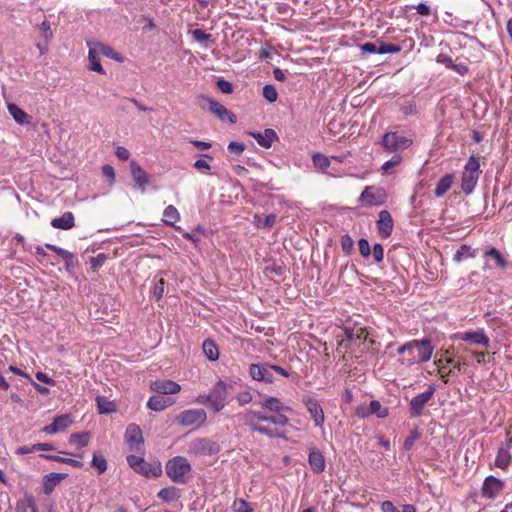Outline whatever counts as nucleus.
<instances>
[{"label":"nucleus","instance_id":"34","mask_svg":"<svg viewBox=\"0 0 512 512\" xmlns=\"http://www.w3.org/2000/svg\"><path fill=\"white\" fill-rule=\"evenodd\" d=\"M89 45V52H88V59L90 62V69L92 71H95L100 74H105V70L103 69L99 59H98V52L95 50L93 45L91 43H88Z\"/></svg>","mask_w":512,"mask_h":512},{"label":"nucleus","instance_id":"55","mask_svg":"<svg viewBox=\"0 0 512 512\" xmlns=\"http://www.w3.org/2000/svg\"><path fill=\"white\" fill-rule=\"evenodd\" d=\"M374 259L376 262H381L383 261V258H384V248L381 244L377 243L373 246V249L371 251Z\"/></svg>","mask_w":512,"mask_h":512},{"label":"nucleus","instance_id":"4","mask_svg":"<svg viewBox=\"0 0 512 512\" xmlns=\"http://www.w3.org/2000/svg\"><path fill=\"white\" fill-rule=\"evenodd\" d=\"M480 173V162L478 158L473 155L470 156L461 175V189L466 195L471 194L475 189Z\"/></svg>","mask_w":512,"mask_h":512},{"label":"nucleus","instance_id":"16","mask_svg":"<svg viewBox=\"0 0 512 512\" xmlns=\"http://www.w3.org/2000/svg\"><path fill=\"white\" fill-rule=\"evenodd\" d=\"M247 134L254 138L258 145L266 149L271 148L273 143L279 139L275 130L271 128H267L263 132L249 131Z\"/></svg>","mask_w":512,"mask_h":512},{"label":"nucleus","instance_id":"47","mask_svg":"<svg viewBox=\"0 0 512 512\" xmlns=\"http://www.w3.org/2000/svg\"><path fill=\"white\" fill-rule=\"evenodd\" d=\"M18 507H22L24 510L29 509L30 512H38L33 496H26L24 499L20 500L18 502Z\"/></svg>","mask_w":512,"mask_h":512},{"label":"nucleus","instance_id":"26","mask_svg":"<svg viewBox=\"0 0 512 512\" xmlns=\"http://www.w3.org/2000/svg\"><path fill=\"white\" fill-rule=\"evenodd\" d=\"M454 182V174L449 173L443 176L436 184L434 195L437 198L443 197L452 187Z\"/></svg>","mask_w":512,"mask_h":512},{"label":"nucleus","instance_id":"35","mask_svg":"<svg viewBox=\"0 0 512 512\" xmlns=\"http://www.w3.org/2000/svg\"><path fill=\"white\" fill-rule=\"evenodd\" d=\"M203 352L208 360L216 361L219 358V351L212 340H205L202 345Z\"/></svg>","mask_w":512,"mask_h":512},{"label":"nucleus","instance_id":"63","mask_svg":"<svg viewBox=\"0 0 512 512\" xmlns=\"http://www.w3.org/2000/svg\"><path fill=\"white\" fill-rule=\"evenodd\" d=\"M501 448H505V450L510 451L512 449V424L510 425L509 430L506 433V439L500 446Z\"/></svg>","mask_w":512,"mask_h":512},{"label":"nucleus","instance_id":"61","mask_svg":"<svg viewBox=\"0 0 512 512\" xmlns=\"http://www.w3.org/2000/svg\"><path fill=\"white\" fill-rule=\"evenodd\" d=\"M228 150L239 155L243 153V151L245 150V146L242 143L233 141L229 143Z\"/></svg>","mask_w":512,"mask_h":512},{"label":"nucleus","instance_id":"15","mask_svg":"<svg viewBox=\"0 0 512 512\" xmlns=\"http://www.w3.org/2000/svg\"><path fill=\"white\" fill-rule=\"evenodd\" d=\"M202 99L208 104L209 111L216 115L220 120L225 121L228 120L230 123H236L237 119L234 114H232L225 106L221 103L203 96Z\"/></svg>","mask_w":512,"mask_h":512},{"label":"nucleus","instance_id":"64","mask_svg":"<svg viewBox=\"0 0 512 512\" xmlns=\"http://www.w3.org/2000/svg\"><path fill=\"white\" fill-rule=\"evenodd\" d=\"M115 154L120 160L124 161L128 160L130 156V152L123 146H118L115 150Z\"/></svg>","mask_w":512,"mask_h":512},{"label":"nucleus","instance_id":"43","mask_svg":"<svg viewBox=\"0 0 512 512\" xmlns=\"http://www.w3.org/2000/svg\"><path fill=\"white\" fill-rule=\"evenodd\" d=\"M91 465L95 469H97L99 474L105 472L106 469H107V461H106V459L102 455H100L98 453H94L93 454Z\"/></svg>","mask_w":512,"mask_h":512},{"label":"nucleus","instance_id":"23","mask_svg":"<svg viewBox=\"0 0 512 512\" xmlns=\"http://www.w3.org/2000/svg\"><path fill=\"white\" fill-rule=\"evenodd\" d=\"M71 423L72 420L68 415H60L56 417L51 424L45 426L43 431L47 434H55L67 429Z\"/></svg>","mask_w":512,"mask_h":512},{"label":"nucleus","instance_id":"62","mask_svg":"<svg viewBox=\"0 0 512 512\" xmlns=\"http://www.w3.org/2000/svg\"><path fill=\"white\" fill-rule=\"evenodd\" d=\"M360 50L364 53H377L378 47L372 42H366L359 46Z\"/></svg>","mask_w":512,"mask_h":512},{"label":"nucleus","instance_id":"36","mask_svg":"<svg viewBox=\"0 0 512 512\" xmlns=\"http://www.w3.org/2000/svg\"><path fill=\"white\" fill-rule=\"evenodd\" d=\"M511 461V453L508 450H505V448H498V452L495 459V465L498 468L505 469L508 467Z\"/></svg>","mask_w":512,"mask_h":512},{"label":"nucleus","instance_id":"6","mask_svg":"<svg viewBox=\"0 0 512 512\" xmlns=\"http://www.w3.org/2000/svg\"><path fill=\"white\" fill-rule=\"evenodd\" d=\"M220 447L216 442L206 438H197L189 443L188 453L195 456H208L217 454Z\"/></svg>","mask_w":512,"mask_h":512},{"label":"nucleus","instance_id":"46","mask_svg":"<svg viewBox=\"0 0 512 512\" xmlns=\"http://www.w3.org/2000/svg\"><path fill=\"white\" fill-rule=\"evenodd\" d=\"M263 97L270 103L275 102L278 97L276 88L271 84L265 85L263 87Z\"/></svg>","mask_w":512,"mask_h":512},{"label":"nucleus","instance_id":"13","mask_svg":"<svg viewBox=\"0 0 512 512\" xmlns=\"http://www.w3.org/2000/svg\"><path fill=\"white\" fill-rule=\"evenodd\" d=\"M302 402L307 408L314 425L316 427H322L325 422V416L319 401L315 398L304 396Z\"/></svg>","mask_w":512,"mask_h":512},{"label":"nucleus","instance_id":"52","mask_svg":"<svg viewBox=\"0 0 512 512\" xmlns=\"http://www.w3.org/2000/svg\"><path fill=\"white\" fill-rule=\"evenodd\" d=\"M344 332H345V339L348 341H352L354 339L365 338L364 331L361 328L359 330H357L356 333L354 332L353 329H350V328H345Z\"/></svg>","mask_w":512,"mask_h":512},{"label":"nucleus","instance_id":"1","mask_svg":"<svg viewBox=\"0 0 512 512\" xmlns=\"http://www.w3.org/2000/svg\"><path fill=\"white\" fill-rule=\"evenodd\" d=\"M241 419L245 425L249 426L251 430L259 432L270 438H279L281 433L277 428H271L262 424V422L272 423L278 426H286L289 422L287 416L283 414H277L274 416H268L262 412H256L248 410L241 414Z\"/></svg>","mask_w":512,"mask_h":512},{"label":"nucleus","instance_id":"39","mask_svg":"<svg viewBox=\"0 0 512 512\" xmlns=\"http://www.w3.org/2000/svg\"><path fill=\"white\" fill-rule=\"evenodd\" d=\"M158 497L165 502H173L179 498V494L175 487H166L159 491Z\"/></svg>","mask_w":512,"mask_h":512},{"label":"nucleus","instance_id":"50","mask_svg":"<svg viewBox=\"0 0 512 512\" xmlns=\"http://www.w3.org/2000/svg\"><path fill=\"white\" fill-rule=\"evenodd\" d=\"M165 281L160 279L157 281L152 289V294L156 298V300H160L163 297L165 291Z\"/></svg>","mask_w":512,"mask_h":512},{"label":"nucleus","instance_id":"27","mask_svg":"<svg viewBox=\"0 0 512 512\" xmlns=\"http://www.w3.org/2000/svg\"><path fill=\"white\" fill-rule=\"evenodd\" d=\"M92 45L95 48V50L98 52L99 55H103V56L113 59L117 62H123V57L117 51H115L111 46H108V45L100 43V42H94Z\"/></svg>","mask_w":512,"mask_h":512},{"label":"nucleus","instance_id":"8","mask_svg":"<svg viewBox=\"0 0 512 512\" xmlns=\"http://www.w3.org/2000/svg\"><path fill=\"white\" fill-rule=\"evenodd\" d=\"M455 338L475 347L488 348L490 344V339L483 329L464 331L456 334Z\"/></svg>","mask_w":512,"mask_h":512},{"label":"nucleus","instance_id":"21","mask_svg":"<svg viewBox=\"0 0 512 512\" xmlns=\"http://www.w3.org/2000/svg\"><path fill=\"white\" fill-rule=\"evenodd\" d=\"M309 465L314 473L324 471L326 463L323 454L316 447H311L308 456Z\"/></svg>","mask_w":512,"mask_h":512},{"label":"nucleus","instance_id":"14","mask_svg":"<svg viewBox=\"0 0 512 512\" xmlns=\"http://www.w3.org/2000/svg\"><path fill=\"white\" fill-rule=\"evenodd\" d=\"M249 373L250 376L257 381L272 383L274 380L273 367L267 363L251 364L249 367Z\"/></svg>","mask_w":512,"mask_h":512},{"label":"nucleus","instance_id":"7","mask_svg":"<svg viewBox=\"0 0 512 512\" xmlns=\"http://www.w3.org/2000/svg\"><path fill=\"white\" fill-rule=\"evenodd\" d=\"M227 388L228 384L219 380L209 392L210 408L214 412H219L225 407L228 396Z\"/></svg>","mask_w":512,"mask_h":512},{"label":"nucleus","instance_id":"24","mask_svg":"<svg viewBox=\"0 0 512 512\" xmlns=\"http://www.w3.org/2000/svg\"><path fill=\"white\" fill-rule=\"evenodd\" d=\"M129 466L137 473L148 476L151 472L150 464H148L142 456L129 455L127 456Z\"/></svg>","mask_w":512,"mask_h":512},{"label":"nucleus","instance_id":"18","mask_svg":"<svg viewBox=\"0 0 512 512\" xmlns=\"http://www.w3.org/2000/svg\"><path fill=\"white\" fill-rule=\"evenodd\" d=\"M151 389L158 394H177L181 386L172 380H156L151 383Z\"/></svg>","mask_w":512,"mask_h":512},{"label":"nucleus","instance_id":"2","mask_svg":"<svg viewBox=\"0 0 512 512\" xmlns=\"http://www.w3.org/2000/svg\"><path fill=\"white\" fill-rule=\"evenodd\" d=\"M434 347L430 339L411 340L397 349V354L402 355V364L412 366L417 363L428 362L433 355Z\"/></svg>","mask_w":512,"mask_h":512},{"label":"nucleus","instance_id":"33","mask_svg":"<svg viewBox=\"0 0 512 512\" xmlns=\"http://www.w3.org/2000/svg\"><path fill=\"white\" fill-rule=\"evenodd\" d=\"M485 257H489L495 261L497 267L505 269L508 266L507 260L501 254V252L495 247H488L484 252Z\"/></svg>","mask_w":512,"mask_h":512},{"label":"nucleus","instance_id":"60","mask_svg":"<svg viewBox=\"0 0 512 512\" xmlns=\"http://www.w3.org/2000/svg\"><path fill=\"white\" fill-rule=\"evenodd\" d=\"M414 9L421 16H429L431 13L430 7L426 3H419L414 6Z\"/></svg>","mask_w":512,"mask_h":512},{"label":"nucleus","instance_id":"38","mask_svg":"<svg viewBox=\"0 0 512 512\" xmlns=\"http://www.w3.org/2000/svg\"><path fill=\"white\" fill-rule=\"evenodd\" d=\"M276 219L277 216L276 214L273 213L265 216L264 218L260 216H255L254 223L258 228L269 229L275 224Z\"/></svg>","mask_w":512,"mask_h":512},{"label":"nucleus","instance_id":"45","mask_svg":"<svg viewBox=\"0 0 512 512\" xmlns=\"http://www.w3.org/2000/svg\"><path fill=\"white\" fill-rule=\"evenodd\" d=\"M401 51L400 46L391 43H380L377 54H395Z\"/></svg>","mask_w":512,"mask_h":512},{"label":"nucleus","instance_id":"29","mask_svg":"<svg viewBox=\"0 0 512 512\" xmlns=\"http://www.w3.org/2000/svg\"><path fill=\"white\" fill-rule=\"evenodd\" d=\"M173 401L167 399L161 395H155L149 398L147 407L153 411H162L165 408L171 406Z\"/></svg>","mask_w":512,"mask_h":512},{"label":"nucleus","instance_id":"5","mask_svg":"<svg viewBox=\"0 0 512 512\" xmlns=\"http://www.w3.org/2000/svg\"><path fill=\"white\" fill-rule=\"evenodd\" d=\"M413 143L411 137L396 131H390L383 135L382 146L389 153H397L408 149Z\"/></svg>","mask_w":512,"mask_h":512},{"label":"nucleus","instance_id":"17","mask_svg":"<svg viewBox=\"0 0 512 512\" xmlns=\"http://www.w3.org/2000/svg\"><path fill=\"white\" fill-rule=\"evenodd\" d=\"M130 171L136 186L144 192L150 184V177L136 161L130 163Z\"/></svg>","mask_w":512,"mask_h":512},{"label":"nucleus","instance_id":"3","mask_svg":"<svg viewBox=\"0 0 512 512\" xmlns=\"http://www.w3.org/2000/svg\"><path fill=\"white\" fill-rule=\"evenodd\" d=\"M192 467L189 461L182 456H175L168 460L165 466L167 476L175 483L185 484L188 481L187 475Z\"/></svg>","mask_w":512,"mask_h":512},{"label":"nucleus","instance_id":"11","mask_svg":"<svg viewBox=\"0 0 512 512\" xmlns=\"http://www.w3.org/2000/svg\"><path fill=\"white\" fill-rule=\"evenodd\" d=\"M436 391L435 385H429L428 389L413 397L410 401L409 412L411 417H418L422 414L423 408L429 402Z\"/></svg>","mask_w":512,"mask_h":512},{"label":"nucleus","instance_id":"22","mask_svg":"<svg viewBox=\"0 0 512 512\" xmlns=\"http://www.w3.org/2000/svg\"><path fill=\"white\" fill-rule=\"evenodd\" d=\"M356 414L360 417L375 414L379 418H385L388 415V409L384 408L378 400H372L368 408H358Z\"/></svg>","mask_w":512,"mask_h":512},{"label":"nucleus","instance_id":"48","mask_svg":"<svg viewBox=\"0 0 512 512\" xmlns=\"http://www.w3.org/2000/svg\"><path fill=\"white\" fill-rule=\"evenodd\" d=\"M232 509L235 512H253L250 504L246 502L244 499H236L232 504Z\"/></svg>","mask_w":512,"mask_h":512},{"label":"nucleus","instance_id":"58","mask_svg":"<svg viewBox=\"0 0 512 512\" xmlns=\"http://www.w3.org/2000/svg\"><path fill=\"white\" fill-rule=\"evenodd\" d=\"M40 30L42 32L43 38L45 39V42H47L52 37V31L49 22L43 21L40 25Z\"/></svg>","mask_w":512,"mask_h":512},{"label":"nucleus","instance_id":"40","mask_svg":"<svg viewBox=\"0 0 512 512\" xmlns=\"http://www.w3.org/2000/svg\"><path fill=\"white\" fill-rule=\"evenodd\" d=\"M41 457L48 459V460L55 461V462L66 463V464H69L76 468H81L83 466L82 462L72 459V458H64V457H61L58 455H45V454L41 455Z\"/></svg>","mask_w":512,"mask_h":512},{"label":"nucleus","instance_id":"44","mask_svg":"<svg viewBox=\"0 0 512 512\" xmlns=\"http://www.w3.org/2000/svg\"><path fill=\"white\" fill-rule=\"evenodd\" d=\"M90 436L88 433H74L70 436V442L77 447H85L89 443Z\"/></svg>","mask_w":512,"mask_h":512},{"label":"nucleus","instance_id":"12","mask_svg":"<svg viewBox=\"0 0 512 512\" xmlns=\"http://www.w3.org/2000/svg\"><path fill=\"white\" fill-rule=\"evenodd\" d=\"M125 441L129 449L134 452H140L143 448V435L140 427L136 424H129L125 431Z\"/></svg>","mask_w":512,"mask_h":512},{"label":"nucleus","instance_id":"10","mask_svg":"<svg viewBox=\"0 0 512 512\" xmlns=\"http://www.w3.org/2000/svg\"><path fill=\"white\" fill-rule=\"evenodd\" d=\"M207 419V414L203 409H188L182 411L176 418L181 426L201 425Z\"/></svg>","mask_w":512,"mask_h":512},{"label":"nucleus","instance_id":"53","mask_svg":"<svg viewBox=\"0 0 512 512\" xmlns=\"http://www.w3.org/2000/svg\"><path fill=\"white\" fill-rule=\"evenodd\" d=\"M102 174L104 177H106L108 179V182H109V185H113L114 182H115V170L114 168L109 165V164H106L102 167Z\"/></svg>","mask_w":512,"mask_h":512},{"label":"nucleus","instance_id":"54","mask_svg":"<svg viewBox=\"0 0 512 512\" xmlns=\"http://www.w3.org/2000/svg\"><path fill=\"white\" fill-rule=\"evenodd\" d=\"M359 252L364 258H368L371 255V249L368 240L361 238L358 243Z\"/></svg>","mask_w":512,"mask_h":512},{"label":"nucleus","instance_id":"30","mask_svg":"<svg viewBox=\"0 0 512 512\" xmlns=\"http://www.w3.org/2000/svg\"><path fill=\"white\" fill-rule=\"evenodd\" d=\"M7 109L14 121L19 125L28 123V114L14 103H8Z\"/></svg>","mask_w":512,"mask_h":512},{"label":"nucleus","instance_id":"49","mask_svg":"<svg viewBox=\"0 0 512 512\" xmlns=\"http://www.w3.org/2000/svg\"><path fill=\"white\" fill-rule=\"evenodd\" d=\"M402 161V157L398 154H395L390 160L383 163L381 166V171L383 173H387L391 168L398 166Z\"/></svg>","mask_w":512,"mask_h":512},{"label":"nucleus","instance_id":"31","mask_svg":"<svg viewBox=\"0 0 512 512\" xmlns=\"http://www.w3.org/2000/svg\"><path fill=\"white\" fill-rule=\"evenodd\" d=\"M65 474L62 473H50L44 477L43 488L45 494H50L55 486L65 478Z\"/></svg>","mask_w":512,"mask_h":512},{"label":"nucleus","instance_id":"57","mask_svg":"<svg viewBox=\"0 0 512 512\" xmlns=\"http://www.w3.org/2000/svg\"><path fill=\"white\" fill-rule=\"evenodd\" d=\"M217 87L221 92L226 94H230L233 92L232 84L224 79H220L217 81Z\"/></svg>","mask_w":512,"mask_h":512},{"label":"nucleus","instance_id":"41","mask_svg":"<svg viewBox=\"0 0 512 512\" xmlns=\"http://www.w3.org/2000/svg\"><path fill=\"white\" fill-rule=\"evenodd\" d=\"M475 256L474 251L468 245H462L459 250L454 254L453 260L461 262L465 258H473Z\"/></svg>","mask_w":512,"mask_h":512},{"label":"nucleus","instance_id":"32","mask_svg":"<svg viewBox=\"0 0 512 512\" xmlns=\"http://www.w3.org/2000/svg\"><path fill=\"white\" fill-rule=\"evenodd\" d=\"M163 222L166 225L175 227V224L180 220V214L174 205H168L163 211Z\"/></svg>","mask_w":512,"mask_h":512},{"label":"nucleus","instance_id":"59","mask_svg":"<svg viewBox=\"0 0 512 512\" xmlns=\"http://www.w3.org/2000/svg\"><path fill=\"white\" fill-rule=\"evenodd\" d=\"M194 168L197 169V170H201V171H205L207 173H209L210 169H211V166L209 165V163L204 160V159H198L194 162L193 164Z\"/></svg>","mask_w":512,"mask_h":512},{"label":"nucleus","instance_id":"19","mask_svg":"<svg viewBox=\"0 0 512 512\" xmlns=\"http://www.w3.org/2000/svg\"><path fill=\"white\" fill-rule=\"evenodd\" d=\"M502 489V482L494 476H488L482 486V496L487 499H492Z\"/></svg>","mask_w":512,"mask_h":512},{"label":"nucleus","instance_id":"42","mask_svg":"<svg viewBox=\"0 0 512 512\" xmlns=\"http://www.w3.org/2000/svg\"><path fill=\"white\" fill-rule=\"evenodd\" d=\"M312 162L315 167H317L321 170H324L330 166V159L322 153L313 154Z\"/></svg>","mask_w":512,"mask_h":512},{"label":"nucleus","instance_id":"9","mask_svg":"<svg viewBox=\"0 0 512 512\" xmlns=\"http://www.w3.org/2000/svg\"><path fill=\"white\" fill-rule=\"evenodd\" d=\"M386 200V192L383 188L375 186H367L362 191L359 201L365 206H379L382 205Z\"/></svg>","mask_w":512,"mask_h":512},{"label":"nucleus","instance_id":"56","mask_svg":"<svg viewBox=\"0 0 512 512\" xmlns=\"http://www.w3.org/2000/svg\"><path fill=\"white\" fill-rule=\"evenodd\" d=\"M436 62L443 64L448 69H451L454 64L452 58L449 55L444 54V53H441L437 56Z\"/></svg>","mask_w":512,"mask_h":512},{"label":"nucleus","instance_id":"37","mask_svg":"<svg viewBox=\"0 0 512 512\" xmlns=\"http://www.w3.org/2000/svg\"><path fill=\"white\" fill-rule=\"evenodd\" d=\"M96 404L100 414H108L115 411V404L105 396H97Z\"/></svg>","mask_w":512,"mask_h":512},{"label":"nucleus","instance_id":"51","mask_svg":"<svg viewBox=\"0 0 512 512\" xmlns=\"http://www.w3.org/2000/svg\"><path fill=\"white\" fill-rule=\"evenodd\" d=\"M193 39L197 42L204 43L211 39V34H207L201 29H194L191 31Z\"/></svg>","mask_w":512,"mask_h":512},{"label":"nucleus","instance_id":"20","mask_svg":"<svg viewBox=\"0 0 512 512\" xmlns=\"http://www.w3.org/2000/svg\"><path fill=\"white\" fill-rule=\"evenodd\" d=\"M377 227L378 232L382 237L388 238L391 235L393 230V219L387 210L379 212Z\"/></svg>","mask_w":512,"mask_h":512},{"label":"nucleus","instance_id":"28","mask_svg":"<svg viewBox=\"0 0 512 512\" xmlns=\"http://www.w3.org/2000/svg\"><path fill=\"white\" fill-rule=\"evenodd\" d=\"M261 406L270 411L276 412L277 414H281L282 411H290V407L285 406L280 399L276 397H266L262 402Z\"/></svg>","mask_w":512,"mask_h":512},{"label":"nucleus","instance_id":"25","mask_svg":"<svg viewBox=\"0 0 512 512\" xmlns=\"http://www.w3.org/2000/svg\"><path fill=\"white\" fill-rule=\"evenodd\" d=\"M51 226L55 229L69 230L75 226V218L72 212H65L61 217L54 218Z\"/></svg>","mask_w":512,"mask_h":512}]
</instances>
